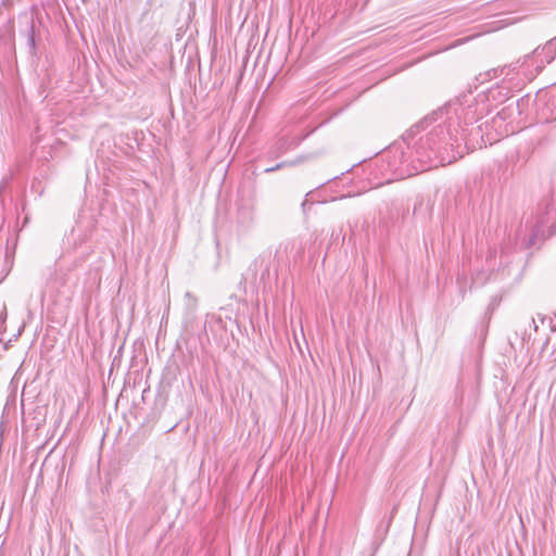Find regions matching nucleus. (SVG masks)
Masks as SVG:
<instances>
[{"instance_id":"nucleus-1","label":"nucleus","mask_w":556,"mask_h":556,"mask_svg":"<svg viewBox=\"0 0 556 556\" xmlns=\"http://www.w3.org/2000/svg\"><path fill=\"white\" fill-rule=\"evenodd\" d=\"M484 99L479 102L471 92L462 94L412 126L403 138L406 151H391L394 161L389 165L396 179L451 164L485 144L482 126H473L486 111Z\"/></svg>"},{"instance_id":"nucleus-2","label":"nucleus","mask_w":556,"mask_h":556,"mask_svg":"<svg viewBox=\"0 0 556 556\" xmlns=\"http://www.w3.org/2000/svg\"><path fill=\"white\" fill-rule=\"evenodd\" d=\"M534 55L542 64H549L556 56V37L551 38L543 47H538Z\"/></svg>"},{"instance_id":"nucleus-3","label":"nucleus","mask_w":556,"mask_h":556,"mask_svg":"<svg viewBox=\"0 0 556 556\" xmlns=\"http://www.w3.org/2000/svg\"><path fill=\"white\" fill-rule=\"evenodd\" d=\"M292 142L286 138L279 139L275 146L269 150L270 157H278L291 148Z\"/></svg>"},{"instance_id":"nucleus-4","label":"nucleus","mask_w":556,"mask_h":556,"mask_svg":"<svg viewBox=\"0 0 556 556\" xmlns=\"http://www.w3.org/2000/svg\"><path fill=\"white\" fill-rule=\"evenodd\" d=\"M305 160H306V157H305V156H301V157H298V159H296L295 161H293V162H289V163H287V162H282V163L277 164V165H276V166H274V167L266 168V169H265V172H266V173L275 172V170L279 169V168H282V167H283V166H286V165H295V164H300V163L304 162Z\"/></svg>"},{"instance_id":"nucleus-5","label":"nucleus","mask_w":556,"mask_h":556,"mask_svg":"<svg viewBox=\"0 0 556 556\" xmlns=\"http://www.w3.org/2000/svg\"><path fill=\"white\" fill-rule=\"evenodd\" d=\"M509 90H510V87H508V86H505V85L497 86L496 89L490 90V96L493 99H496L495 92H497L498 96H503V97L507 98Z\"/></svg>"},{"instance_id":"nucleus-6","label":"nucleus","mask_w":556,"mask_h":556,"mask_svg":"<svg viewBox=\"0 0 556 556\" xmlns=\"http://www.w3.org/2000/svg\"><path fill=\"white\" fill-rule=\"evenodd\" d=\"M497 72L498 70L497 68H493L492 71H488L486 73L484 74H480L478 77H477V80H479L480 83H484L485 80L489 79L491 73H493V76L496 77L497 76Z\"/></svg>"},{"instance_id":"nucleus-7","label":"nucleus","mask_w":556,"mask_h":556,"mask_svg":"<svg viewBox=\"0 0 556 556\" xmlns=\"http://www.w3.org/2000/svg\"><path fill=\"white\" fill-rule=\"evenodd\" d=\"M510 106H507V108H504L503 110H501L498 113H497V117L502 121H506L509 116H510Z\"/></svg>"},{"instance_id":"nucleus-8","label":"nucleus","mask_w":556,"mask_h":556,"mask_svg":"<svg viewBox=\"0 0 556 556\" xmlns=\"http://www.w3.org/2000/svg\"><path fill=\"white\" fill-rule=\"evenodd\" d=\"M527 102H528V99H525V98H521V99H519L516 102V105H517V109H518L519 113L522 112V110H523L525 105L527 104Z\"/></svg>"},{"instance_id":"nucleus-9","label":"nucleus","mask_w":556,"mask_h":556,"mask_svg":"<svg viewBox=\"0 0 556 556\" xmlns=\"http://www.w3.org/2000/svg\"><path fill=\"white\" fill-rule=\"evenodd\" d=\"M27 38H28V39H27V45H28L30 48H34V47H35V43H36V41H35L36 37L30 36V37H27Z\"/></svg>"},{"instance_id":"nucleus-10","label":"nucleus","mask_w":556,"mask_h":556,"mask_svg":"<svg viewBox=\"0 0 556 556\" xmlns=\"http://www.w3.org/2000/svg\"><path fill=\"white\" fill-rule=\"evenodd\" d=\"M496 29H497V28H490V29L484 30V31H479V33H477L476 35H478V36L486 35L488 33H490V31H494V30H496Z\"/></svg>"},{"instance_id":"nucleus-11","label":"nucleus","mask_w":556,"mask_h":556,"mask_svg":"<svg viewBox=\"0 0 556 556\" xmlns=\"http://www.w3.org/2000/svg\"><path fill=\"white\" fill-rule=\"evenodd\" d=\"M462 43H463V40H459V41H457V43L455 46L462 45Z\"/></svg>"}]
</instances>
